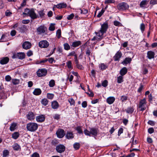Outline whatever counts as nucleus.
<instances>
[{"mask_svg":"<svg viewBox=\"0 0 157 157\" xmlns=\"http://www.w3.org/2000/svg\"><path fill=\"white\" fill-rule=\"evenodd\" d=\"M23 14L29 16L31 18L34 19L37 17V16L35 13L33 9L31 10L26 8L25 9L24 12L23 13Z\"/></svg>","mask_w":157,"mask_h":157,"instance_id":"nucleus-1","label":"nucleus"},{"mask_svg":"<svg viewBox=\"0 0 157 157\" xmlns=\"http://www.w3.org/2000/svg\"><path fill=\"white\" fill-rule=\"evenodd\" d=\"M38 128V125L34 122H30L27 124L26 128L30 132H33L37 130Z\"/></svg>","mask_w":157,"mask_h":157,"instance_id":"nucleus-2","label":"nucleus"},{"mask_svg":"<svg viewBox=\"0 0 157 157\" xmlns=\"http://www.w3.org/2000/svg\"><path fill=\"white\" fill-rule=\"evenodd\" d=\"M47 30V28L45 26L41 25L38 27L36 31L38 34L42 35L46 34Z\"/></svg>","mask_w":157,"mask_h":157,"instance_id":"nucleus-3","label":"nucleus"},{"mask_svg":"<svg viewBox=\"0 0 157 157\" xmlns=\"http://www.w3.org/2000/svg\"><path fill=\"white\" fill-rule=\"evenodd\" d=\"M95 33L96 34V36H94L92 39V40L99 41L103 38L104 33L101 32H100V30L98 32H95Z\"/></svg>","mask_w":157,"mask_h":157,"instance_id":"nucleus-4","label":"nucleus"},{"mask_svg":"<svg viewBox=\"0 0 157 157\" xmlns=\"http://www.w3.org/2000/svg\"><path fill=\"white\" fill-rule=\"evenodd\" d=\"M129 7V6L125 2H122L119 3L117 8L119 10H124L127 9Z\"/></svg>","mask_w":157,"mask_h":157,"instance_id":"nucleus-5","label":"nucleus"},{"mask_svg":"<svg viewBox=\"0 0 157 157\" xmlns=\"http://www.w3.org/2000/svg\"><path fill=\"white\" fill-rule=\"evenodd\" d=\"M146 101L145 98L141 100L139 102V108L140 110L143 111L145 110L146 108Z\"/></svg>","mask_w":157,"mask_h":157,"instance_id":"nucleus-6","label":"nucleus"},{"mask_svg":"<svg viewBox=\"0 0 157 157\" xmlns=\"http://www.w3.org/2000/svg\"><path fill=\"white\" fill-rule=\"evenodd\" d=\"M25 55L24 52H20L14 54L12 56L13 59L18 58L22 60L25 58Z\"/></svg>","mask_w":157,"mask_h":157,"instance_id":"nucleus-7","label":"nucleus"},{"mask_svg":"<svg viewBox=\"0 0 157 157\" xmlns=\"http://www.w3.org/2000/svg\"><path fill=\"white\" fill-rule=\"evenodd\" d=\"M47 73V70L44 68L39 69L37 72V75L39 77L45 76Z\"/></svg>","mask_w":157,"mask_h":157,"instance_id":"nucleus-8","label":"nucleus"},{"mask_svg":"<svg viewBox=\"0 0 157 157\" xmlns=\"http://www.w3.org/2000/svg\"><path fill=\"white\" fill-rule=\"evenodd\" d=\"M38 45L41 48H47L49 46V44L47 40H43L39 42Z\"/></svg>","mask_w":157,"mask_h":157,"instance_id":"nucleus-9","label":"nucleus"},{"mask_svg":"<svg viewBox=\"0 0 157 157\" xmlns=\"http://www.w3.org/2000/svg\"><path fill=\"white\" fill-rule=\"evenodd\" d=\"M108 28V25L107 23L105 22L101 25V28L100 30V32H101L105 33H106Z\"/></svg>","mask_w":157,"mask_h":157,"instance_id":"nucleus-10","label":"nucleus"},{"mask_svg":"<svg viewBox=\"0 0 157 157\" xmlns=\"http://www.w3.org/2000/svg\"><path fill=\"white\" fill-rule=\"evenodd\" d=\"M56 149L57 152L61 153L65 151V147L63 145L59 144L56 146Z\"/></svg>","mask_w":157,"mask_h":157,"instance_id":"nucleus-11","label":"nucleus"},{"mask_svg":"<svg viewBox=\"0 0 157 157\" xmlns=\"http://www.w3.org/2000/svg\"><path fill=\"white\" fill-rule=\"evenodd\" d=\"M27 118L29 121L34 120L35 118V114L32 112H29L26 115Z\"/></svg>","mask_w":157,"mask_h":157,"instance_id":"nucleus-12","label":"nucleus"},{"mask_svg":"<svg viewBox=\"0 0 157 157\" xmlns=\"http://www.w3.org/2000/svg\"><path fill=\"white\" fill-rule=\"evenodd\" d=\"M155 53L152 51H148L147 52V58L149 59H154L155 57Z\"/></svg>","mask_w":157,"mask_h":157,"instance_id":"nucleus-13","label":"nucleus"},{"mask_svg":"<svg viewBox=\"0 0 157 157\" xmlns=\"http://www.w3.org/2000/svg\"><path fill=\"white\" fill-rule=\"evenodd\" d=\"M57 137L59 138H62L64 136L65 133L64 130L63 129L58 130L56 132Z\"/></svg>","mask_w":157,"mask_h":157,"instance_id":"nucleus-14","label":"nucleus"},{"mask_svg":"<svg viewBox=\"0 0 157 157\" xmlns=\"http://www.w3.org/2000/svg\"><path fill=\"white\" fill-rule=\"evenodd\" d=\"M31 45V43L29 41H26L23 43L22 46L23 49L27 50L30 48Z\"/></svg>","mask_w":157,"mask_h":157,"instance_id":"nucleus-15","label":"nucleus"},{"mask_svg":"<svg viewBox=\"0 0 157 157\" xmlns=\"http://www.w3.org/2000/svg\"><path fill=\"white\" fill-rule=\"evenodd\" d=\"M122 53L120 51H118L113 57L115 61H119L120 59L122 56Z\"/></svg>","mask_w":157,"mask_h":157,"instance_id":"nucleus-16","label":"nucleus"},{"mask_svg":"<svg viewBox=\"0 0 157 157\" xmlns=\"http://www.w3.org/2000/svg\"><path fill=\"white\" fill-rule=\"evenodd\" d=\"M45 117L44 115H41L38 116L36 117V120L37 122H42L45 120Z\"/></svg>","mask_w":157,"mask_h":157,"instance_id":"nucleus-17","label":"nucleus"},{"mask_svg":"<svg viewBox=\"0 0 157 157\" xmlns=\"http://www.w3.org/2000/svg\"><path fill=\"white\" fill-rule=\"evenodd\" d=\"M132 60V58L129 57H126L122 62L121 63L124 65H126L128 63H130Z\"/></svg>","mask_w":157,"mask_h":157,"instance_id":"nucleus-18","label":"nucleus"},{"mask_svg":"<svg viewBox=\"0 0 157 157\" xmlns=\"http://www.w3.org/2000/svg\"><path fill=\"white\" fill-rule=\"evenodd\" d=\"M9 59L7 57L2 58L0 61V63L1 64H6L9 61Z\"/></svg>","mask_w":157,"mask_h":157,"instance_id":"nucleus-19","label":"nucleus"},{"mask_svg":"<svg viewBox=\"0 0 157 157\" xmlns=\"http://www.w3.org/2000/svg\"><path fill=\"white\" fill-rule=\"evenodd\" d=\"M91 135L96 136L98 134V130L95 128H90Z\"/></svg>","mask_w":157,"mask_h":157,"instance_id":"nucleus-20","label":"nucleus"},{"mask_svg":"<svg viewBox=\"0 0 157 157\" xmlns=\"http://www.w3.org/2000/svg\"><path fill=\"white\" fill-rule=\"evenodd\" d=\"M51 106L54 109H57L59 107V104L56 101H53L52 102Z\"/></svg>","mask_w":157,"mask_h":157,"instance_id":"nucleus-21","label":"nucleus"},{"mask_svg":"<svg viewBox=\"0 0 157 157\" xmlns=\"http://www.w3.org/2000/svg\"><path fill=\"white\" fill-rule=\"evenodd\" d=\"M115 100V98L113 97H110L108 98L106 100L107 103L109 104H113Z\"/></svg>","mask_w":157,"mask_h":157,"instance_id":"nucleus-22","label":"nucleus"},{"mask_svg":"<svg viewBox=\"0 0 157 157\" xmlns=\"http://www.w3.org/2000/svg\"><path fill=\"white\" fill-rule=\"evenodd\" d=\"M55 6L56 8L60 9L66 7L67 6V5L65 3H60L56 5Z\"/></svg>","mask_w":157,"mask_h":157,"instance_id":"nucleus-23","label":"nucleus"},{"mask_svg":"<svg viewBox=\"0 0 157 157\" xmlns=\"http://www.w3.org/2000/svg\"><path fill=\"white\" fill-rule=\"evenodd\" d=\"M127 72V69L126 67H124L120 70V74L121 75L123 76L125 75Z\"/></svg>","mask_w":157,"mask_h":157,"instance_id":"nucleus-24","label":"nucleus"},{"mask_svg":"<svg viewBox=\"0 0 157 157\" xmlns=\"http://www.w3.org/2000/svg\"><path fill=\"white\" fill-rule=\"evenodd\" d=\"M66 137L68 139H72L74 138V136L72 132H67Z\"/></svg>","mask_w":157,"mask_h":157,"instance_id":"nucleus-25","label":"nucleus"},{"mask_svg":"<svg viewBox=\"0 0 157 157\" xmlns=\"http://www.w3.org/2000/svg\"><path fill=\"white\" fill-rule=\"evenodd\" d=\"M13 149L15 151H18L21 149L20 145L17 143L14 144L12 146Z\"/></svg>","mask_w":157,"mask_h":157,"instance_id":"nucleus-26","label":"nucleus"},{"mask_svg":"<svg viewBox=\"0 0 157 157\" xmlns=\"http://www.w3.org/2000/svg\"><path fill=\"white\" fill-rule=\"evenodd\" d=\"M41 90L39 88L35 89L33 92V94L36 95H39L41 94Z\"/></svg>","mask_w":157,"mask_h":157,"instance_id":"nucleus-27","label":"nucleus"},{"mask_svg":"<svg viewBox=\"0 0 157 157\" xmlns=\"http://www.w3.org/2000/svg\"><path fill=\"white\" fill-rule=\"evenodd\" d=\"M81 42L80 41L74 42L72 43L71 46L73 47H76L81 44Z\"/></svg>","mask_w":157,"mask_h":157,"instance_id":"nucleus-28","label":"nucleus"},{"mask_svg":"<svg viewBox=\"0 0 157 157\" xmlns=\"http://www.w3.org/2000/svg\"><path fill=\"white\" fill-rule=\"evenodd\" d=\"M16 123H12L10 127V130L11 131H14L15 129L16 128Z\"/></svg>","mask_w":157,"mask_h":157,"instance_id":"nucleus-29","label":"nucleus"},{"mask_svg":"<svg viewBox=\"0 0 157 157\" xmlns=\"http://www.w3.org/2000/svg\"><path fill=\"white\" fill-rule=\"evenodd\" d=\"M125 111L128 113H132L134 111V109L131 107H128Z\"/></svg>","mask_w":157,"mask_h":157,"instance_id":"nucleus-30","label":"nucleus"},{"mask_svg":"<svg viewBox=\"0 0 157 157\" xmlns=\"http://www.w3.org/2000/svg\"><path fill=\"white\" fill-rule=\"evenodd\" d=\"M48 103V101L46 98H44L41 101V103L44 106L47 105Z\"/></svg>","mask_w":157,"mask_h":157,"instance_id":"nucleus-31","label":"nucleus"},{"mask_svg":"<svg viewBox=\"0 0 157 157\" xmlns=\"http://www.w3.org/2000/svg\"><path fill=\"white\" fill-rule=\"evenodd\" d=\"M99 67L101 70L103 71L107 67V66L104 63H101L99 65Z\"/></svg>","mask_w":157,"mask_h":157,"instance_id":"nucleus-32","label":"nucleus"},{"mask_svg":"<svg viewBox=\"0 0 157 157\" xmlns=\"http://www.w3.org/2000/svg\"><path fill=\"white\" fill-rule=\"evenodd\" d=\"M147 1L143 0L140 2V6L142 8L144 7L145 6L147 5Z\"/></svg>","mask_w":157,"mask_h":157,"instance_id":"nucleus-33","label":"nucleus"},{"mask_svg":"<svg viewBox=\"0 0 157 157\" xmlns=\"http://www.w3.org/2000/svg\"><path fill=\"white\" fill-rule=\"evenodd\" d=\"M76 130L80 134H83V132L82 129V127L80 126H77L76 128Z\"/></svg>","mask_w":157,"mask_h":157,"instance_id":"nucleus-34","label":"nucleus"},{"mask_svg":"<svg viewBox=\"0 0 157 157\" xmlns=\"http://www.w3.org/2000/svg\"><path fill=\"white\" fill-rule=\"evenodd\" d=\"M19 133L17 132H14L12 135V137L14 139H17L19 136Z\"/></svg>","mask_w":157,"mask_h":157,"instance_id":"nucleus-35","label":"nucleus"},{"mask_svg":"<svg viewBox=\"0 0 157 157\" xmlns=\"http://www.w3.org/2000/svg\"><path fill=\"white\" fill-rule=\"evenodd\" d=\"M61 32L60 29H58L56 33V36L59 39L61 37Z\"/></svg>","mask_w":157,"mask_h":157,"instance_id":"nucleus-36","label":"nucleus"},{"mask_svg":"<svg viewBox=\"0 0 157 157\" xmlns=\"http://www.w3.org/2000/svg\"><path fill=\"white\" fill-rule=\"evenodd\" d=\"M63 46L64 49L66 50H68L70 49V46L68 43H66L64 44Z\"/></svg>","mask_w":157,"mask_h":157,"instance_id":"nucleus-37","label":"nucleus"},{"mask_svg":"<svg viewBox=\"0 0 157 157\" xmlns=\"http://www.w3.org/2000/svg\"><path fill=\"white\" fill-rule=\"evenodd\" d=\"M79 12L81 13V14H86L88 13V10H87L83 9H80L79 10Z\"/></svg>","mask_w":157,"mask_h":157,"instance_id":"nucleus-38","label":"nucleus"},{"mask_svg":"<svg viewBox=\"0 0 157 157\" xmlns=\"http://www.w3.org/2000/svg\"><path fill=\"white\" fill-rule=\"evenodd\" d=\"M128 99L127 96L125 95H123L121 96L120 100L122 102L125 101Z\"/></svg>","mask_w":157,"mask_h":157,"instance_id":"nucleus-39","label":"nucleus"},{"mask_svg":"<svg viewBox=\"0 0 157 157\" xmlns=\"http://www.w3.org/2000/svg\"><path fill=\"white\" fill-rule=\"evenodd\" d=\"M55 85V82L54 80H51L49 82V85L50 87H53Z\"/></svg>","mask_w":157,"mask_h":157,"instance_id":"nucleus-40","label":"nucleus"},{"mask_svg":"<svg viewBox=\"0 0 157 157\" xmlns=\"http://www.w3.org/2000/svg\"><path fill=\"white\" fill-rule=\"evenodd\" d=\"M140 29L142 33L144 31L145 29V25L144 23H141L140 26Z\"/></svg>","mask_w":157,"mask_h":157,"instance_id":"nucleus-41","label":"nucleus"},{"mask_svg":"<svg viewBox=\"0 0 157 157\" xmlns=\"http://www.w3.org/2000/svg\"><path fill=\"white\" fill-rule=\"evenodd\" d=\"M117 82L118 83H121L123 82V76L121 75L120 76L117 77Z\"/></svg>","mask_w":157,"mask_h":157,"instance_id":"nucleus-42","label":"nucleus"},{"mask_svg":"<svg viewBox=\"0 0 157 157\" xmlns=\"http://www.w3.org/2000/svg\"><path fill=\"white\" fill-rule=\"evenodd\" d=\"M54 95L53 94L49 93L47 94V97L49 99H52L53 98Z\"/></svg>","mask_w":157,"mask_h":157,"instance_id":"nucleus-43","label":"nucleus"},{"mask_svg":"<svg viewBox=\"0 0 157 157\" xmlns=\"http://www.w3.org/2000/svg\"><path fill=\"white\" fill-rule=\"evenodd\" d=\"M9 152L7 150H4L3 152V157H6L9 155Z\"/></svg>","mask_w":157,"mask_h":157,"instance_id":"nucleus-44","label":"nucleus"},{"mask_svg":"<svg viewBox=\"0 0 157 157\" xmlns=\"http://www.w3.org/2000/svg\"><path fill=\"white\" fill-rule=\"evenodd\" d=\"M12 82L14 85H17L19 83V81L17 79H13L12 80Z\"/></svg>","mask_w":157,"mask_h":157,"instance_id":"nucleus-45","label":"nucleus"},{"mask_svg":"<svg viewBox=\"0 0 157 157\" xmlns=\"http://www.w3.org/2000/svg\"><path fill=\"white\" fill-rule=\"evenodd\" d=\"M84 132L85 135L86 136H91L90 131H89L87 129H85L84 131Z\"/></svg>","mask_w":157,"mask_h":157,"instance_id":"nucleus-46","label":"nucleus"},{"mask_svg":"<svg viewBox=\"0 0 157 157\" xmlns=\"http://www.w3.org/2000/svg\"><path fill=\"white\" fill-rule=\"evenodd\" d=\"M66 65L68 68L71 69L72 68V63L71 61H69L66 63Z\"/></svg>","mask_w":157,"mask_h":157,"instance_id":"nucleus-47","label":"nucleus"},{"mask_svg":"<svg viewBox=\"0 0 157 157\" xmlns=\"http://www.w3.org/2000/svg\"><path fill=\"white\" fill-rule=\"evenodd\" d=\"M74 148L76 149H78L80 147V144L78 143H75L74 145Z\"/></svg>","mask_w":157,"mask_h":157,"instance_id":"nucleus-48","label":"nucleus"},{"mask_svg":"<svg viewBox=\"0 0 157 157\" xmlns=\"http://www.w3.org/2000/svg\"><path fill=\"white\" fill-rule=\"evenodd\" d=\"M54 24H51L49 28V29L50 31H53L55 29Z\"/></svg>","mask_w":157,"mask_h":157,"instance_id":"nucleus-49","label":"nucleus"},{"mask_svg":"<svg viewBox=\"0 0 157 157\" xmlns=\"http://www.w3.org/2000/svg\"><path fill=\"white\" fill-rule=\"evenodd\" d=\"M108 82L106 80H105L102 83V85L104 87H106L108 85Z\"/></svg>","mask_w":157,"mask_h":157,"instance_id":"nucleus-50","label":"nucleus"},{"mask_svg":"<svg viewBox=\"0 0 157 157\" xmlns=\"http://www.w3.org/2000/svg\"><path fill=\"white\" fill-rule=\"evenodd\" d=\"M104 11H105L103 9H102L101 10V12H100L98 13V14L97 15V17H100L102 16V15L103 14V13L104 12Z\"/></svg>","mask_w":157,"mask_h":157,"instance_id":"nucleus-51","label":"nucleus"},{"mask_svg":"<svg viewBox=\"0 0 157 157\" xmlns=\"http://www.w3.org/2000/svg\"><path fill=\"white\" fill-rule=\"evenodd\" d=\"M39 14L41 17H44L45 13L44 12V10H42L39 11L38 12Z\"/></svg>","mask_w":157,"mask_h":157,"instance_id":"nucleus-52","label":"nucleus"},{"mask_svg":"<svg viewBox=\"0 0 157 157\" xmlns=\"http://www.w3.org/2000/svg\"><path fill=\"white\" fill-rule=\"evenodd\" d=\"M74 16V15L73 13L71 14L68 16L67 19L68 20H71L73 19Z\"/></svg>","mask_w":157,"mask_h":157,"instance_id":"nucleus-53","label":"nucleus"},{"mask_svg":"<svg viewBox=\"0 0 157 157\" xmlns=\"http://www.w3.org/2000/svg\"><path fill=\"white\" fill-rule=\"evenodd\" d=\"M5 79L6 81L9 82L11 80V78L10 75H7L6 76Z\"/></svg>","mask_w":157,"mask_h":157,"instance_id":"nucleus-54","label":"nucleus"},{"mask_svg":"<svg viewBox=\"0 0 157 157\" xmlns=\"http://www.w3.org/2000/svg\"><path fill=\"white\" fill-rule=\"evenodd\" d=\"M26 54L28 57H30L33 55V52L32 51L29 50L27 52Z\"/></svg>","mask_w":157,"mask_h":157,"instance_id":"nucleus-55","label":"nucleus"},{"mask_svg":"<svg viewBox=\"0 0 157 157\" xmlns=\"http://www.w3.org/2000/svg\"><path fill=\"white\" fill-rule=\"evenodd\" d=\"M26 2L23 1L22 3L21 4V6L19 7L18 8V9H21L22 7H23L24 6H25L26 4Z\"/></svg>","mask_w":157,"mask_h":157,"instance_id":"nucleus-56","label":"nucleus"},{"mask_svg":"<svg viewBox=\"0 0 157 157\" xmlns=\"http://www.w3.org/2000/svg\"><path fill=\"white\" fill-rule=\"evenodd\" d=\"M53 118L55 119L58 120L60 118V115L56 114L53 116Z\"/></svg>","mask_w":157,"mask_h":157,"instance_id":"nucleus-57","label":"nucleus"},{"mask_svg":"<svg viewBox=\"0 0 157 157\" xmlns=\"http://www.w3.org/2000/svg\"><path fill=\"white\" fill-rule=\"evenodd\" d=\"M148 131L149 133L151 134L154 132V129L153 128H148Z\"/></svg>","mask_w":157,"mask_h":157,"instance_id":"nucleus-58","label":"nucleus"},{"mask_svg":"<svg viewBox=\"0 0 157 157\" xmlns=\"http://www.w3.org/2000/svg\"><path fill=\"white\" fill-rule=\"evenodd\" d=\"M68 101L71 105H73L75 103L74 100L72 98H70L68 99Z\"/></svg>","mask_w":157,"mask_h":157,"instance_id":"nucleus-59","label":"nucleus"},{"mask_svg":"<svg viewBox=\"0 0 157 157\" xmlns=\"http://www.w3.org/2000/svg\"><path fill=\"white\" fill-rule=\"evenodd\" d=\"M114 25L116 26H118L121 24V23L118 21H115L113 22Z\"/></svg>","mask_w":157,"mask_h":157,"instance_id":"nucleus-60","label":"nucleus"},{"mask_svg":"<svg viewBox=\"0 0 157 157\" xmlns=\"http://www.w3.org/2000/svg\"><path fill=\"white\" fill-rule=\"evenodd\" d=\"M123 129L122 128H120L118 132V135L119 136H120L121 133H122L123 132Z\"/></svg>","mask_w":157,"mask_h":157,"instance_id":"nucleus-61","label":"nucleus"},{"mask_svg":"<svg viewBox=\"0 0 157 157\" xmlns=\"http://www.w3.org/2000/svg\"><path fill=\"white\" fill-rule=\"evenodd\" d=\"M157 0H151L150 4L152 5H155L156 3Z\"/></svg>","mask_w":157,"mask_h":157,"instance_id":"nucleus-62","label":"nucleus"},{"mask_svg":"<svg viewBox=\"0 0 157 157\" xmlns=\"http://www.w3.org/2000/svg\"><path fill=\"white\" fill-rule=\"evenodd\" d=\"M82 106L83 108H85L87 106V103L86 101H83L82 104Z\"/></svg>","mask_w":157,"mask_h":157,"instance_id":"nucleus-63","label":"nucleus"},{"mask_svg":"<svg viewBox=\"0 0 157 157\" xmlns=\"http://www.w3.org/2000/svg\"><path fill=\"white\" fill-rule=\"evenodd\" d=\"M31 157H40L39 155L37 153H34L31 155Z\"/></svg>","mask_w":157,"mask_h":157,"instance_id":"nucleus-64","label":"nucleus"}]
</instances>
